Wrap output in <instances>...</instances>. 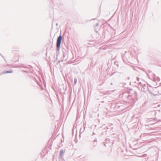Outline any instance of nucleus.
<instances>
[{"label":"nucleus","instance_id":"nucleus-1","mask_svg":"<svg viewBox=\"0 0 161 161\" xmlns=\"http://www.w3.org/2000/svg\"><path fill=\"white\" fill-rule=\"evenodd\" d=\"M62 39V37L61 36H60L58 38L57 40V48H59Z\"/></svg>","mask_w":161,"mask_h":161},{"label":"nucleus","instance_id":"nucleus-2","mask_svg":"<svg viewBox=\"0 0 161 161\" xmlns=\"http://www.w3.org/2000/svg\"><path fill=\"white\" fill-rule=\"evenodd\" d=\"M110 142L109 139H106V140L104 142V145L106 147V144H107L108 143H109Z\"/></svg>","mask_w":161,"mask_h":161},{"label":"nucleus","instance_id":"nucleus-3","mask_svg":"<svg viewBox=\"0 0 161 161\" xmlns=\"http://www.w3.org/2000/svg\"><path fill=\"white\" fill-rule=\"evenodd\" d=\"M64 153V150L63 149L61 150L60 151V157L62 158L63 157V154Z\"/></svg>","mask_w":161,"mask_h":161},{"label":"nucleus","instance_id":"nucleus-4","mask_svg":"<svg viewBox=\"0 0 161 161\" xmlns=\"http://www.w3.org/2000/svg\"><path fill=\"white\" fill-rule=\"evenodd\" d=\"M13 72V71H7L5 72V73H12Z\"/></svg>","mask_w":161,"mask_h":161},{"label":"nucleus","instance_id":"nucleus-5","mask_svg":"<svg viewBox=\"0 0 161 161\" xmlns=\"http://www.w3.org/2000/svg\"><path fill=\"white\" fill-rule=\"evenodd\" d=\"M78 132H79V133L80 134L79 136L80 137V136L81 134L82 133L83 131H82V132H81V131H78Z\"/></svg>","mask_w":161,"mask_h":161},{"label":"nucleus","instance_id":"nucleus-6","mask_svg":"<svg viewBox=\"0 0 161 161\" xmlns=\"http://www.w3.org/2000/svg\"><path fill=\"white\" fill-rule=\"evenodd\" d=\"M75 133H76V135H77V133L78 132V131H75Z\"/></svg>","mask_w":161,"mask_h":161},{"label":"nucleus","instance_id":"nucleus-7","mask_svg":"<svg viewBox=\"0 0 161 161\" xmlns=\"http://www.w3.org/2000/svg\"><path fill=\"white\" fill-rule=\"evenodd\" d=\"M94 146H96V144H95L94 145Z\"/></svg>","mask_w":161,"mask_h":161},{"label":"nucleus","instance_id":"nucleus-8","mask_svg":"<svg viewBox=\"0 0 161 161\" xmlns=\"http://www.w3.org/2000/svg\"><path fill=\"white\" fill-rule=\"evenodd\" d=\"M74 131H72V133H73H73H74Z\"/></svg>","mask_w":161,"mask_h":161},{"label":"nucleus","instance_id":"nucleus-9","mask_svg":"<svg viewBox=\"0 0 161 161\" xmlns=\"http://www.w3.org/2000/svg\"><path fill=\"white\" fill-rule=\"evenodd\" d=\"M94 141H96V142L97 141H96V140H94Z\"/></svg>","mask_w":161,"mask_h":161}]
</instances>
